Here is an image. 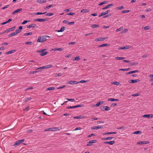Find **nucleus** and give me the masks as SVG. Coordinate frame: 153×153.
I'll return each mask as SVG.
<instances>
[{
    "label": "nucleus",
    "mask_w": 153,
    "mask_h": 153,
    "mask_svg": "<svg viewBox=\"0 0 153 153\" xmlns=\"http://www.w3.org/2000/svg\"><path fill=\"white\" fill-rule=\"evenodd\" d=\"M48 38H50V36H43L38 38L37 42H43L46 40Z\"/></svg>",
    "instance_id": "f257e3e1"
},
{
    "label": "nucleus",
    "mask_w": 153,
    "mask_h": 153,
    "mask_svg": "<svg viewBox=\"0 0 153 153\" xmlns=\"http://www.w3.org/2000/svg\"><path fill=\"white\" fill-rule=\"evenodd\" d=\"M59 129L58 128H49L46 129L45 130V131H57L59 130Z\"/></svg>",
    "instance_id": "f03ea898"
},
{
    "label": "nucleus",
    "mask_w": 153,
    "mask_h": 153,
    "mask_svg": "<svg viewBox=\"0 0 153 153\" xmlns=\"http://www.w3.org/2000/svg\"><path fill=\"white\" fill-rule=\"evenodd\" d=\"M143 118L147 117L148 119H151L153 117V114H145L142 116Z\"/></svg>",
    "instance_id": "7ed1b4c3"
},
{
    "label": "nucleus",
    "mask_w": 153,
    "mask_h": 153,
    "mask_svg": "<svg viewBox=\"0 0 153 153\" xmlns=\"http://www.w3.org/2000/svg\"><path fill=\"white\" fill-rule=\"evenodd\" d=\"M25 140L24 139H23L22 140H19L18 141H17L16 142V143L14 144V146H15L16 145L18 146L20 144H21V143H23Z\"/></svg>",
    "instance_id": "20e7f679"
},
{
    "label": "nucleus",
    "mask_w": 153,
    "mask_h": 153,
    "mask_svg": "<svg viewBox=\"0 0 153 153\" xmlns=\"http://www.w3.org/2000/svg\"><path fill=\"white\" fill-rule=\"evenodd\" d=\"M67 84H70L71 85L76 84H78V82L75 81H70L67 82Z\"/></svg>",
    "instance_id": "39448f33"
},
{
    "label": "nucleus",
    "mask_w": 153,
    "mask_h": 153,
    "mask_svg": "<svg viewBox=\"0 0 153 153\" xmlns=\"http://www.w3.org/2000/svg\"><path fill=\"white\" fill-rule=\"evenodd\" d=\"M149 143L148 141H140L137 143V144L138 145H142L143 144H147Z\"/></svg>",
    "instance_id": "423d86ee"
},
{
    "label": "nucleus",
    "mask_w": 153,
    "mask_h": 153,
    "mask_svg": "<svg viewBox=\"0 0 153 153\" xmlns=\"http://www.w3.org/2000/svg\"><path fill=\"white\" fill-rule=\"evenodd\" d=\"M102 128V127L101 126H94L91 127L92 129H95L97 130L99 129H101Z\"/></svg>",
    "instance_id": "0eeeda50"
},
{
    "label": "nucleus",
    "mask_w": 153,
    "mask_h": 153,
    "mask_svg": "<svg viewBox=\"0 0 153 153\" xmlns=\"http://www.w3.org/2000/svg\"><path fill=\"white\" fill-rule=\"evenodd\" d=\"M47 20L46 19H37L34 20L35 21L39 22H44Z\"/></svg>",
    "instance_id": "6e6552de"
},
{
    "label": "nucleus",
    "mask_w": 153,
    "mask_h": 153,
    "mask_svg": "<svg viewBox=\"0 0 153 153\" xmlns=\"http://www.w3.org/2000/svg\"><path fill=\"white\" fill-rule=\"evenodd\" d=\"M38 27V26L35 24H31L27 26V27L28 28H30L31 27L34 28L35 27L36 28Z\"/></svg>",
    "instance_id": "1a4fd4ad"
},
{
    "label": "nucleus",
    "mask_w": 153,
    "mask_h": 153,
    "mask_svg": "<svg viewBox=\"0 0 153 153\" xmlns=\"http://www.w3.org/2000/svg\"><path fill=\"white\" fill-rule=\"evenodd\" d=\"M115 141H105L103 142V143L109 144H110L111 145H112L115 143Z\"/></svg>",
    "instance_id": "9d476101"
},
{
    "label": "nucleus",
    "mask_w": 153,
    "mask_h": 153,
    "mask_svg": "<svg viewBox=\"0 0 153 153\" xmlns=\"http://www.w3.org/2000/svg\"><path fill=\"white\" fill-rule=\"evenodd\" d=\"M97 142V140H90L88 142V144H87V146H90L91 145H92L90 144H91L92 143H94Z\"/></svg>",
    "instance_id": "9b49d317"
},
{
    "label": "nucleus",
    "mask_w": 153,
    "mask_h": 153,
    "mask_svg": "<svg viewBox=\"0 0 153 153\" xmlns=\"http://www.w3.org/2000/svg\"><path fill=\"white\" fill-rule=\"evenodd\" d=\"M105 39H106L105 37L99 38H98L96 39H95V41L97 42L99 41H102L105 40Z\"/></svg>",
    "instance_id": "f8f14e48"
},
{
    "label": "nucleus",
    "mask_w": 153,
    "mask_h": 153,
    "mask_svg": "<svg viewBox=\"0 0 153 153\" xmlns=\"http://www.w3.org/2000/svg\"><path fill=\"white\" fill-rule=\"evenodd\" d=\"M85 118V116H83L82 115H79V116H77L76 117H74V119H82Z\"/></svg>",
    "instance_id": "ddd939ff"
},
{
    "label": "nucleus",
    "mask_w": 153,
    "mask_h": 153,
    "mask_svg": "<svg viewBox=\"0 0 153 153\" xmlns=\"http://www.w3.org/2000/svg\"><path fill=\"white\" fill-rule=\"evenodd\" d=\"M130 81H131V82H129L131 83L137 82L140 81V80L138 79L135 80L131 79Z\"/></svg>",
    "instance_id": "4468645a"
},
{
    "label": "nucleus",
    "mask_w": 153,
    "mask_h": 153,
    "mask_svg": "<svg viewBox=\"0 0 153 153\" xmlns=\"http://www.w3.org/2000/svg\"><path fill=\"white\" fill-rule=\"evenodd\" d=\"M65 29V27L64 26H62L61 27V28L60 29V30H56V31H57L58 32H62Z\"/></svg>",
    "instance_id": "2eb2a0df"
},
{
    "label": "nucleus",
    "mask_w": 153,
    "mask_h": 153,
    "mask_svg": "<svg viewBox=\"0 0 153 153\" xmlns=\"http://www.w3.org/2000/svg\"><path fill=\"white\" fill-rule=\"evenodd\" d=\"M22 8L17 9V10H15L12 13V14H16V13L22 11Z\"/></svg>",
    "instance_id": "dca6fc26"
},
{
    "label": "nucleus",
    "mask_w": 153,
    "mask_h": 153,
    "mask_svg": "<svg viewBox=\"0 0 153 153\" xmlns=\"http://www.w3.org/2000/svg\"><path fill=\"white\" fill-rule=\"evenodd\" d=\"M113 5H114L113 4H109L108 5H107V6H106L105 7L102 8V9L103 10L106 9H107L108 8L111 7V6H113Z\"/></svg>",
    "instance_id": "f3484780"
},
{
    "label": "nucleus",
    "mask_w": 153,
    "mask_h": 153,
    "mask_svg": "<svg viewBox=\"0 0 153 153\" xmlns=\"http://www.w3.org/2000/svg\"><path fill=\"white\" fill-rule=\"evenodd\" d=\"M15 51H16L15 50H11V51H8L7 52L5 53V54H11V53H14Z\"/></svg>",
    "instance_id": "a211bd4d"
},
{
    "label": "nucleus",
    "mask_w": 153,
    "mask_h": 153,
    "mask_svg": "<svg viewBox=\"0 0 153 153\" xmlns=\"http://www.w3.org/2000/svg\"><path fill=\"white\" fill-rule=\"evenodd\" d=\"M104 102L103 101H100V102H97L96 105H95V106L98 107L100 105L102 104Z\"/></svg>",
    "instance_id": "6ab92c4d"
},
{
    "label": "nucleus",
    "mask_w": 153,
    "mask_h": 153,
    "mask_svg": "<svg viewBox=\"0 0 153 153\" xmlns=\"http://www.w3.org/2000/svg\"><path fill=\"white\" fill-rule=\"evenodd\" d=\"M119 100L117 99H115L112 98H111L108 99V101H118Z\"/></svg>",
    "instance_id": "aec40b11"
},
{
    "label": "nucleus",
    "mask_w": 153,
    "mask_h": 153,
    "mask_svg": "<svg viewBox=\"0 0 153 153\" xmlns=\"http://www.w3.org/2000/svg\"><path fill=\"white\" fill-rule=\"evenodd\" d=\"M81 12L82 13H88L90 11L88 9H83L81 10Z\"/></svg>",
    "instance_id": "412c9836"
},
{
    "label": "nucleus",
    "mask_w": 153,
    "mask_h": 153,
    "mask_svg": "<svg viewBox=\"0 0 153 153\" xmlns=\"http://www.w3.org/2000/svg\"><path fill=\"white\" fill-rule=\"evenodd\" d=\"M55 89V88L54 87H49L47 88L46 91H47L48 90H53Z\"/></svg>",
    "instance_id": "4be33fe9"
},
{
    "label": "nucleus",
    "mask_w": 153,
    "mask_h": 153,
    "mask_svg": "<svg viewBox=\"0 0 153 153\" xmlns=\"http://www.w3.org/2000/svg\"><path fill=\"white\" fill-rule=\"evenodd\" d=\"M46 2V0H38L37 2L40 3H43L45 2Z\"/></svg>",
    "instance_id": "5701e85b"
},
{
    "label": "nucleus",
    "mask_w": 153,
    "mask_h": 153,
    "mask_svg": "<svg viewBox=\"0 0 153 153\" xmlns=\"http://www.w3.org/2000/svg\"><path fill=\"white\" fill-rule=\"evenodd\" d=\"M125 58L124 57H116L115 59L117 60H123L125 59Z\"/></svg>",
    "instance_id": "b1692460"
},
{
    "label": "nucleus",
    "mask_w": 153,
    "mask_h": 153,
    "mask_svg": "<svg viewBox=\"0 0 153 153\" xmlns=\"http://www.w3.org/2000/svg\"><path fill=\"white\" fill-rule=\"evenodd\" d=\"M89 81V80H82L79 81V82H78V83H85V82H88Z\"/></svg>",
    "instance_id": "393cba45"
},
{
    "label": "nucleus",
    "mask_w": 153,
    "mask_h": 153,
    "mask_svg": "<svg viewBox=\"0 0 153 153\" xmlns=\"http://www.w3.org/2000/svg\"><path fill=\"white\" fill-rule=\"evenodd\" d=\"M109 45L108 44H103L99 46V47H106Z\"/></svg>",
    "instance_id": "a878e982"
},
{
    "label": "nucleus",
    "mask_w": 153,
    "mask_h": 153,
    "mask_svg": "<svg viewBox=\"0 0 153 153\" xmlns=\"http://www.w3.org/2000/svg\"><path fill=\"white\" fill-rule=\"evenodd\" d=\"M75 108H76V105L68 106L66 108L67 109H73Z\"/></svg>",
    "instance_id": "bb28decb"
},
{
    "label": "nucleus",
    "mask_w": 153,
    "mask_h": 153,
    "mask_svg": "<svg viewBox=\"0 0 153 153\" xmlns=\"http://www.w3.org/2000/svg\"><path fill=\"white\" fill-rule=\"evenodd\" d=\"M16 28V27L14 26L13 27H12L9 28L8 29V31L9 32H10L11 31L13 30Z\"/></svg>",
    "instance_id": "cd10ccee"
},
{
    "label": "nucleus",
    "mask_w": 153,
    "mask_h": 153,
    "mask_svg": "<svg viewBox=\"0 0 153 153\" xmlns=\"http://www.w3.org/2000/svg\"><path fill=\"white\" fill-rule=\"evenodd\" d=\"M80 59L79 56H77L76 57L74 58L73 59V61H75V60L78 61Z\"/></svg>",
    "instance_id": "c85d7f7f"
},
{
    "label": "nucleus",
    "mask_w": 153,
    "mask_h": 153,
    "mask_svg": "<svg viewBox=\"0 0 153 153\" xmlns=\"http://www.w3.org/2000/svg\"><path fill=\"white\" fill-rule=\"evenodd\" d=\"M16 35H17L16 33H15V32H14V33H12L10 34H9L8 36L9 37H11L13 36H15Z\"/></svg>",
    "instance_id": "c756f323"
},
{
    "label": "nucleus",
    "mask_w": 153,
    "mask_h": 153,
    "mask_svg": "<svg viewBox=\"0 0 153 153\" xmlns=\"http://www.w3.org/2000/svg\"><path fill=\"white\" fill-rule=\"evenodd\" d=\"M130 69L129 68H121L119 69V71H128Z\"/></svg>",
    "instance_id": "7c9ffc66"
},
{
    "label": "nucleus",
    "mask_w": 153,
    "mask_h": 153,
    "mask_svg": "<svg viewBox=\"0 0 153 153\" xmlns=\"http://www.w3.org/2000/svg\"><path fill=\"white\" fill-rule=\"evenodd\" d=\"M113 138V137H106L105 138H102V139L104 140H111Z\"/></svg>",
    "instance_id": "2f4dec72"
},
{
    "label": "nucleus",
    "mask_w": 153,
    "mask_h": 153,
    "mask_svg": "<svg viewBox=\"0 0 153 153\" xmlns=\"http://www.w3.org/2000/svg\"><path fill=\"white\" fill-rule=\"evenodd\" d=\"M99 27V25L95 24H93L92 25L91 27L93 28L98 27Z\"/></svg>",
    "instance_id": "473e14b6"
},
{
    "label": "nucleus",
    "mask_w": 153,
    "mask_h": 153,
    "mask_svg": "<svg viewBox=\"0 0 153 153\" xmlns=\"http://www.w3.org/2000/svg\"><path fill=\"white\" fill-rule=\"evenodd\" d=\"M48 52L47 51L45 52H43L42 53L40 54V55L41 56H44L48 53Z\"/></svg>",
    "instance_id": "72a5a7b5"
},
{
    "label": "nucleus",
    "mask_w": 153,
    "mask_h": 153,
    "mask_svg": "<svg viewBox=\"0 0 153 153\" xmlns=\"http://www.w3.org/2000/svg\"><path fill=\"white\" fill-rule=\"evenodd\" d=\"M110 11V10H107V11H106L105 12H102V13L103 14V16H104L107 14L108 13H109Z\"/></svg>",
    "instance_id": "f704fd0d"
},
{
    "label": "nucleus",
    "mask_w": 153,
    "mask_h": 153,
    "mask_svg": "<svg viewBox=\"0 0 153 153\" xmlns=\"http://www.w3.org/2000/svg\"><path fill=\"white\" fill-rule=\"evenodd\" d=\"M32 32H30L29 33H25L24 34V36H28L30 35H32Z\"/></svg>",
    "instance_id": "c9c22d12"
},
{
    "label": "nucleus",
    "mask_w": 153,
    "mask_h": 153,
    "mask_svg": "<svg viewBox=\"0 0 153 153\" xmlns=\"http://www.w3.org/2000/svg\"><path fill=\"white\" fill-rule=\"evenodd\" d=\"M53 67V65H45L46 68H52Z\"/></svg>",
    "instance_id": "e433bc0d"
},
{
    "label": "nucleus",
    "mask_w": 153,
    "mask_h": 153,
    "mask_svg": "<svg viewBox=\"0 0 153 153\" xmlns=\"http://www.w3.org/2000/svg\"><path fill=\"white\" fill-rule=\"evenodd\" d=\"M31 99H32V98L31 97H30L28 98H27L25 100L24 102H27L29 101L30 100H31Z\"/></svg>",
    "instance_id": "4c0bfd02"
},
{
    "label": "nucleus",
    "mask_w": 153,
    "mask_h": 153,
    "mask_svg": "<svg viewBox=\"0 0 153 153\" xmlns=\"http://www.w3.org/2000/svg\"><path fill=\"white\" fill-rule=\"evenodd\" d=\"M53 15V13H47L46 14H45V15L46 16H52Z\"/></svg>",
    "instance_id": "58836bf2"
},
{
    "label": "nucleus",
    "mask_w": 153,
    "mask_h": 153,
    "mask_svg": "<svg viewBox=\"0 0 153 153\" xmlns=\"http://www.w3.org/2000/svg\"><path fill=\"white\" fill-rule=\"evenodd\" d=\"M142 133V132L140 131H137L135 132H134L133 133V134H141Z\"/></svg>",
    "instance_id": "ea45409f"
},
{
    "label": "nucleus",
    "mask_w": 153,
    "mask_h": 153,
    "mask_svg": "<svg viewBox=\"0 0 153 153\" xmlns=\"http://www.w3.org/2000/svg\"><path fill=\"white\" fill-rule=\"evenodd\" d=\"M128 31V29H125L123 30L121 32V33L122 34L124 33H126Z\"/></svg>",
    "instance_id": "a19ab883"
},
{
    "label": "nucleus",
    "mask_w": 153,
    "mask_h": 153,
    "mask_svg": "<svg viewBox=\"0 0 153 153\" xmlns=\"http://www.w3.org/2000/svg\"><path fill=\"white\" fill-rule=\"evenodd\" d=\"M107 3V1H104L103 2H102L101 3H100L99 4V5L101 6L102 4H105L106 3Z\"/></svg>",
    "instance_id": "79ce46f5"
},
{
    "label": "nucleus",
    "mask_w": 153,
    "mask_h": 153,
    "mask_svg": "<svg viewBox=\"0 0 153 153\" xmlns=\"http://www.w3.org/2000/svg\"><path fill=\"white\" fill-rule=\"evenodd\" d=\"M130 11L129 10H123L121 11V13H125L129 12Z\"/></svg>",
    "instance_id": "37998d69"
},
{
    "label": "nucleus",
    "mask_w": 153,
    "mask_h": 153,
    "mask_svg": "<svg viewBox=\"0 0 153 153\" xmlns=\"http://www.w3.org/2000/svg\"><path fill=\"white\" fill-rule=\"evenodd\" d=\"M46 68L45 66H43L42 67H39V68H37L36 69V70H38L40 69H45Z\"/></svg>",
    "instance_id": "c03bdc74"
},
{
    "label": "nucleus",
    "mask_w": 153,
    "mask_h": 153,
    "mask_svg": "<svg viewBox=\"0 0 153 153\" xmlns=\"http://www.w3.org/2000/svg\"><path fill=\"white\" fill-rule=\"evenodd\" d=\"M21 31V30H20L19 29H16V30L15 33H16V34H18V33H20Z\"/></svg>",
    "instance_id": "a18cd8bd"
},
{
    "label": "nucleus",
    "mask_w": 153,
    "mask_h": 153,
    "mask_svg": "<svg viewBox=\"0 0 153 153\" xmlns=\"http://www.w3.org/2000/svg\"><path fill=\"white\" fill-rule=\"evenodd\" d=\"M112 84L114 85H119L120 84V83L117 82L115 81L112 82Z\"/></svg>",
    "instance_id": "49530a36"
},
{
    "label": "nucleus",
    "mask_w": 153,
    "mask_h": 153,
    "mask_svg": "<svg viewBox=\"0 0 153 153\" xmlns=\"http://www.w3.org/2000/svg\"><path fill=\"white\" fill-rule=\"evenodd\" d=\"M46 13V12H45L43 13H42L39 12H38L36 13H35V14L36 15H41V14H45Z\"/></svg>",
    "instance_id": "de8ad7c7"
},
{
    "label": "nucleus",
    "mask_w": 153,
    "mask_h": 153,
    "mask_svg": "<svg viewBox=\"0 0 153 153\" xmlns=\"http://www.w3.org/2000/svg\"><path fill=\"white\" fill-rule=\"evenodd\" d=\"M110 108L108 106H106L105 107V111H109L110 110Z\"/></svg>",
    "instance_id": "09e8293b"
},
{
    "label": "nucleus",
    "mask_w": 153,
    "mask_h": 153,
    "mask_svg": "<svg viewBox=\"0 0 153 153\" xmlns=\"http://www.w3.org/2000/svg\"><path fill=\"white\" fill-rule=\"evenodd\" d=\"M150 27L149 26H146L144 27V29L145 30H149L150 29Z\"/></svg>",
    "instance_id": "8fccbe9b"
},
{
    "label": "nucleus",
    "mask_w": 153,
    "mask_h": 153,
    "mask_svg": "<svg viewBox=\"0 0 153 153\" xmlns=\"http://www.w3.org/2000/svg\"><path fill=\"white\" fill-rule=\"evenodd\" d=\"M124 7L123 6L120 7H117V9L118 10L123 9L124 8Z\"/></svg>",
    "instance_id": "3c124183"
},
{
    "label": "nucleus",
    "mask_w": 153,
    "mask_h": 153,
    "mask_svg": "<svg viewBox=\"0 0 153 153\" xmlns=\"http://www.w3.org/2000/svg\"><path fill=\"white\" fill-rule=\"evenodd\" d=\"M75 14V13H74L70 12L68 13L67 15H71L73 16Z\"/></svg>",
    "instance_id": "603ef678"
},
{
    "label": "nucleus",
    "mask_w": 153,
    "mask_h": 153,
    "mask_svg": "<svg viewBox=\"0 0 153 153\" xmlns=\"http://www.w3.org/2000/svg\"><path fill=\"white\" fill-rule=\"evenodd\" d=\"M66 99V100L69 101H72V102H74L75 101V100L74 99H68V98H66V99Z\"/></svg>",
    "instance_id": "864d4df0"
},
{
    "label": "nucleus",
    "mask_w": 153,
    "mask_h": 153,
    "mask_svg": "<svg viewBox=\"0 0 153 153\" xmlns=\"http://www.w3.org/2000/svg\"><path fill=\"white\" fill-rule=\"evenodd\" d=\"M123 29V27H120L119 29H117L116 30V32H118L119 31H120L122 30V29Z\"/></svg>",
    "instance_id": "5fc2aeb1"
},
{
    "label": "nucleus",
    "mask_w": 153,
    "mask_h": 153,
    "mask_svg": "<svg viewBox=\"0 0 153 153\" xmlns=\"http://www.w3.org/2000/svg\"><path fill=\"white\" fill-rule=\"evenodd\" d=\"M84 105L83 104L78 105H76V108L80 107H83Z\"/></svg>",
    "instance_id": "6e6d98bb"
},
{
    "label": "nucleus",
    "mask_w": 153,
    "mask_h": 153,
    "mask_svg": "<svg viewBox=\"0 0 153 153\" xmlns=\"http://www.w3.org/2000/svg\"><path fill=\"white\" fill-rule=\"evenodd\" d=\"M46 49H42L41 50H39V51H38V52L40 53H42L43 52H44L45 50H46Z\"/></svg>",
    "instance_id": "4d7b16f0"
},
{
    "label": "nucleus",
    "mask_w": 153,
    "mask_h": 153,
    "mask_svg": "<svg viewBox=\"0 0 153 153\" xmlns=\"http://www.w3.org/2000/svg\"><path fill=\"white\" fill-rule=\"evenodd\" d=\"M139 95V93H137L135 94H133L132 95V96L133 97H137Z\"/></svg>",
    "instance_id": "13d9d810"
},
{
    "label": "nucleus",
    "mask_w": 153,
    "mask_h": 153,
    "mask_svg": "<svg viewBox=\"0 0 153 153\" xmlns=\"http://www.w3.org/2000/svg\"><path fill=\"white\" fill-rule=\"evenodd\" d=\"M62 75V74L61 73H59L58 74H56L55 76L56 77H58L59 76H61Z\"/></svg>",
    "instance_id": "bf43d9fd"
},
{
    "label": "nucleus",
    "mask_w": 153,
    "mask_h": 153,
    "mask_svg": "<svg viewBox=\"0 0 153 153\" xmlns=\"http://www.w3.org/2000/svg\"><path fill=\"white\" fill-rule=\"evenodd\" d=\"M104 123V122L103 121H97V124H99L100 123Z\"/></svg>",
    "instance_id": "052dcab7"
},
{
    "label": "nucleus",
    "mask_w": 153,
    "mask_h": 153,
    "mask_svg": "<svg viewBox=\"0 0 153 153\" xmlns=\"http://www.w3.org/2000/svg\"><path fill=\"white\" fill-rule=\"evenodd\" d=\"M138 71V70H135V71H131L130 72H131V74H133V73H134L137 72Z\"/></svg>",
    "instance_id": "680f3d73"
},
{
    "label": "nucleus",
    "mask_w": 153,
    "mask_h": 153,
    "mask_svg": "<svg viewBox=\"0 0 153 153\" xmlns=\"http://www.w3.org/2000/svg\"><path fill=\"white\" fill-rule=\"evenodd\" d=\"M116 132H108L107 133H105L104 134H115Z\"/></svg>",
    "instance_id": "e2e57ef3"
},
{
    "label": "nucleus",
    "mask_w": 153,
    "mask_h": 153,
    "mask_svg": "<svg viewBox=\"0 0 153 153\" xmlns=\"http://www.w3.org/2000/svg\"><path fill=\"white\" fill-rule=\"evenodd\" d=\"M36 70L35 71H34L31 72H30V74H36V73H37V72H38V71H37Z\"/></svg>",
    "instance_id": "0e129e2a"
},
{
    "label": "nucleus",
    "mask_w": 153,
    "mask_h": 153,
    "mask_svg": "<svg viewBox=\"0 0 153 153\" xmlns=\"http://www.w3.org/2000/svg\"><path fill=\"white\" fill-rule=\"evenodd\" d=\"M65 85H63V86H61V87H59L58 88H57V89H61V88H65Z\"/></svg>",
    "instance_id": "69168bd1"
},
{
    "label": "nucleus",
    "mask_w": 153,
    "mask_h": 153,
    "mask_svg": "<svg viewBox=\"0 0 153 153\" xmlns=\"http://www.w3.org/2000/svg\"><path fill=\"white\" fill-rule=\"evenodd\" d=\"M32 42H28L25 43V44L26 45H30L32 44Z\"/></svg>",
    "instance_id": "338daca9"
},
{
    "label": "nucleus",
    "mask_w": 153,
    "mask_h": 153,
    "mask_svg": "<svg viewBox=\"0 0 153 153\" xmlns=\"http://www.w3.org/2000/svg\"><path fill=\"white\" fill-rule=\"evenodd\" d=\"M117 105V104L116 103H113L112 104L111 106V107H114V106H116V105Z\"/></svg>",
    "instance_id": "774afa93"
}]
</instances>
